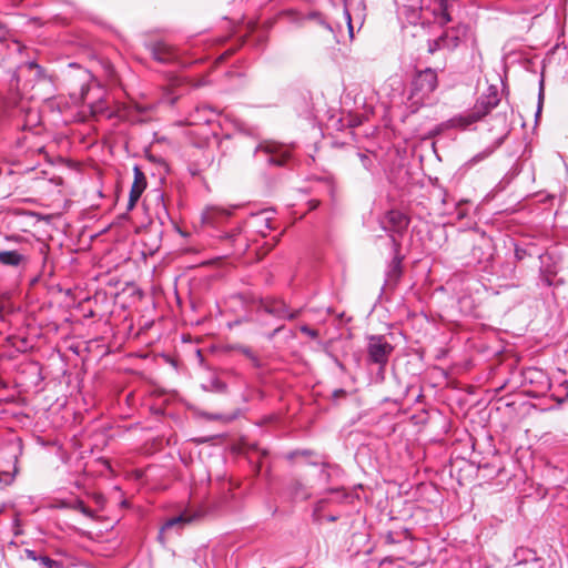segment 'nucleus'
Here are the masks:
<instances>
[{
  "instance_id": "nucleus-33",
  "label": "nucleus",
  "mask_w": 568,
  "mask_h": 568,
  "mask_svg": "<svg viewBox=\"0 0 568 568\" xmlns=\"http://www.w3.org/2000/svg\"><path fill=\"white\" fill-rule=\"evenodd\" d=\"M344 394H345V390H344V389H336V390H334V393H333L334 397H339V396H342V395H344Z\"/></svg>"
},
{
  "instance_id": "nucleus-22",
  "label": "nucleus",
  "mask_w": 568,
  "mask_h": 568,
  "mask_svg": "<svg viewBox=\"0 0 568 568\" xmlns=\"http://www.w3.org/2000/svg\"><path fill=\"white\" fill-rule=\"evenodd\" d=\"M408 538L409 531L407 529H403L400 531H387L384 536V540L387 545H395Z\"/></svg>"
},
{
  "instance_id": "nucleus-37",
  "label": "nucleus",
  "mask_w": 568,
  "mask_h": 568,
  "mask_svg": "<svg viewBox=\"0 0 568 568\" xmlns=\"http://www.w3.org/2000/svg\"><path fill=\"white\" fill-rule=\"evenodd\" d=\"M154 142L161 143V142H164V139H158Z\"/></svg>"
},
{
  "instance_id": "nucleus-40",
  "label": "nucleus",
  "mask_w": 568,
  "mask_h": 568,
  "mask_svg": "<svg viewBox=\"0 0 568 568\" xmlns=\"http://www.w3.org/2000/svg\"><path fill=\"white\" fill-rule=\"evenodd\" d=\"M540 110H541V106L539 105L538 110H537V115L539 114Z\"/></svg>"
},
{
  "instance_id": "nucleus-10",
  "label": "nucleus",
  "mask_w": 568,
  "mask_h": 568,
  "mask_svg": "<svg viewBox=\"0 0 568 568\" xmlns=\"http://www.w3.org/2000/svg\"><path fill=\"white\" fill-rule=\"evenodd\" d=\"M230 216V210L216 205H211L203 211L202 222L206 225L217 229L221 225H223L229 220Z\"/></svg>"
},
{
  "instance_id": "nucleus-5",
  "label": "nucleus",
  "mask_w": 568,
  "mask_h": 568,
  "mask_svg": "<svg viewBox=\"0 0 568 568\" xmlns=\"http://www.w3.org/2000/svg\"><path fill=\"white\" fill-rule=\"evenodd\" d=\"M294 144H257L254 156L256 161L270 165H284L292 154Z\"/></svg>"
},
{
  "instance_id": "nucleus-8",
  "label": "nucleus",
  "mask_w": 568,
  "mask_h": 568,
  "mask_svg": "<svg viewBox=\"0 0 568 568\" xmlns=\"http://www.w3.org/2000/svg\"><path fill=\"white\" fill-rule=\"evenodd\" d=\"M152 58L160 63H173L179 59L178 50L165 41H154L146 44Z\"/></svg>"
},
{
  "instance_id": "nucleus-3",
  "label": "nucleus",
  "mask_w": 568,
  "mask_h": 568,
  "mask_svg": "<svg viewBox=\"0 0 568 568\" xmlns=\"http://www.w3.org/2000/svg\"><path fill=\"white\" fill-rule=\"evenodd\" d=\"M409 224V220L406 214L402 213L397 210L388 211L385 216L381 221L382 227L389 233V237L393 243L394 252L396 256L394 257L390 264V273L394 276H398L400 273V263L402 260L397 256L400 247L399 241L395 237V235H402Z\"/></svg>"
},
{
  "instance_id": "nucleus-17",
  "label": "nucleus",
  "mask_w": 568,
  "mask_h": 568,
  "mask_svg": "<svg viewBox=\"0 0 568 568\" xmlns=\"http://www.w3.org/2000/svg\"><path fill=\"white\" fill-rule=\"evenodd\" d=\"M491 245L488 240H484L480 244L473 247V257L478 262H487L491 258Z\"/></svg>"
},
{
  "instance_id": "nucleus-18",
  "label": "nucleus",
  "mask_w": 568,
  "mask_h": 568,
  "mask_svg": "<svg viewBox=\"0 0 568 568\" xmlns=\"http://www.w3.org/2000/svg\"><path fill=\"white\" fill-rule=\"evenodd\" d=\"M358 156L366 169L373 166L374 161H377L381 165L385 166L387 160L377 152V150H367V153H358Z\"/></svg>"
},
{
  "instance_id": "nucleus-23",
  "label": "nucleus",
  "mask_w": 568,
  "mask_h": 568,
  "mask_svg": "<svg viewBox=\"0 0 568 568\" xmlns=\"http://www.w3.org/2000/svg\"><path fill=\"white\" fill-rule=\"evenodd\" d=\"M39 565L41 568H64L62 561L53 560L48 556L39 557Z\"/></svg>"
},
{
  "instance_id": "nucleus-20",
  "label": "nucleus",
  "mask_w": 568,
  "mask_h": 568,
  "mask_svg": "<svg viewBox=\"0 0 568 568\" xmlns=\"http://www.w3.org/2000/svg\"><path fill=\"white\" fill-rule=\"evenodd\" d=\"M196 518V515H191L189 514L187 511L179 515V516H175V517H172L170 518L165 524L164 526L162 527V531L163 530H168V529H171L173 528L174 526L176 525H182V524H187V523H191L193 521L194 519Z\"/></svg>"
},
{
  "instance_id": "nucleus-39",
  "label": "nucleus",
  "mask_w": 568,
  "mask_h": 568,
  "mask_svg": "<svg viewBox=\"0 0 568 568\" xmlns=\"http://www.w3.org/2000/svg\"><path fill=\"white\" fill-rule=\"evenodd\" d=\"M388 152H397V150H392V148H388Z\"/></svg>"
},
{
  "instance_id": "nucleus-21",
  "label": "nucleus",
  "mask_w": 568,
  "mask_h": 568,
  "mask_svg": "<svg viewBox=\"0 0 568 568\" xmlns=\"http://www.w3.org/2000/svg\"><path fill=\"white\" fill-rule=\"evenodd\" d=\"M290 491L295 499L300 500H305L311 496L310 490L300 480L291 483Z\"/></svg>"
},
{
  "instance_id": "nucleus-38",
  "label": "nucleus",
  "mask_w": 568,
  "mask_h": 568,
  "mask_svg": "<svg viewBox=\"0 0 568 568\" xmlns=\"http://www.w3.org/2000/svg\"><path fill=\"white\" fill-rule=\"evenodd\" d=\"M26 140H28V136H24L22 140H18V142H23Z\"/></svg>"
},
{
  "instance_id": "nucleus-30",
  "label": "nucleus",
  "mask_w": 568,
  "mask_h": 568,
  "mask_svg": "<svg viewBox=\"0 0 568 568\" xmlns=\"http://www.w3.org/2000/svg\"><path fill=\"white\" fill-rule=\"evenodd\" d=\"M490 153H491V151H489L488 153H480V154H477V155H475L470 161H471L473 163H477V162H479L480 160H483L485 156H487V155H488V154H490Z\"/></svg>"
},
{
  "instance_id": "nucleus-35",
  "label": "nucleus",
  "mask_w": 568,
  "mask_h": 568,
  "mask_svg": "<svg viewBox=\"0 0 568 568\" xmlns=\"http://www.w3.org/2000/svg\"><path fill=\"white\" fill-rule=\"evenodd\" d=\"M244 354H245V355H247V356H250V357L252 356V352H251L250 349H245V351H244Z\"/></svg>"
},
{
  "instance_id": "nucleus-2",
  "label": "nucleus",
  "mask_w": 568,
  "mask_h": 568,
  "mask_svg": "<svg viewBox=\"0 0 568 568\" xmlns=\"http://www.w3.org/2000/svg\"><path fill=\"white\" fill-rule=\"evenodd\" d=\"M498 89L494 85H490L488 87L487 91L478 98L473 110L436 125L426 136H424V139H432L436 136L452 139V132L456 130H468L471 124L488 114L494 108L498 105Z\"/></svg>"
},
{
  "instance_id": "nucleus-32",
  "label": "nucleus",
  "mask_w": 568,
  "mask_h": 568,
  "mask_svg": "<svg viewBox=\"0 0 568 568\" xmlns=\"http://www.w3.org/2000/svg\"><path fill=\"white\" fill-rule=\"evenodd\" d=\"M315 17L318 19L320 23H321L324 28H326L327 30L332 31L331 26H329L327 22H325V21L322 19V17H321L320 14H317V13H316V14H315Z\"/></svg>"
},
{
  "instance_id": "nucleus-1",
  "label": "nucleus",
  "mask_w": 568,
  "mask_h": 568,
  "mask_svg": "<svg viewBox=\"0 0 568 568\" xmlns=\"http://www.w3.org/2000/svg\"><path fill=\"white\" fill-rule=\"evenodd\" d=\"M70 72L68 73V81L78 87L73 88L69 98L74 106L82 104L84 113L88 111L92 115L102 114L106 111L105 102L102 98L103 89L92 80V74L89 70L81 68L75 63L69 64Z\"/></svg>"
},
{
  "instance_id": "nucleus-29",
  "label": "nucleus",
  "mask_w": 568,
  "mask_h": 568,
  "mask_svg": "<svg viewBox=\"0 0 568 568\" xmlns=\"http://www.w3.org/2000/svg\"><path fill=\"white\" fill-rule=\"evenodd\" d=\"M26 556H27V558H29L33 561H38V562H39V557H43L42 555H37V552L31 549H26Z\"/></svg>"
},
{
  "instance_id": "nucleus-6",
  "label": "nucleus",
  "mask_w": 568,
  "mask_h": 568,
  "mask_svg": "<svg viewBox=\"0 0 568 568\" xmlns=\"http://www.w3.org/2000/svg\"><path fill=\"white\" fill-rule=\"evenodd\" d=\"M412 9L422 8V0H408ZM454 1L455 0H430L428 10L434 17L435 23L445 26L454 21Z\"/></svg>"
},
{
  "instance_id": "nucleus-9",
  "label": "nucleus",
  "mask_w": 568,
  "mask_h": 568,
  "mask_svg": "<svg viewBox=\"0 0 568 568\" xmlns=\"http://www.w3.org/2000/svg\"><path fill=\"white\" fill-rule=\"evenodd\" d=\"M42 112H57L61 116L60 120L64 123L77 118L69 102L62 97L52 98L44 101Z\"/></svg>"
},
{
  "instance_id": "nucleus-15",
  "label": "nucleus",
  "mask_w": 568,
  "mask_h": 568,
  "mask_svg": "<svg viewBox=\"0 0 568 568\" xmlns=\"http://www.w3.org/2000/svg\"><path fill=\"white\" fill-rule=\"evenodd\" d=\"M250 225L261 235L265 236L268 231L273 230V217L270 212L263 211L254 214L250 220Z\"/></svg>"
},
{
  "instance_id": "nucleus-11",
  "label": "nucleus",
  "mask_w": 568,
  "mask_h": 568,
  "mask_svg": "<svg viewBox=\"0 0 568 568\" xmlns=\"http://www.w3.org/2000/svg\"><path fill=\"white\" fill-rule=\"evenodd\" d=\"M263 307L266 313L282 320H294L301 311H290L287 305L281 300H270L264 302Z\"/></svg>"
},
{
  "instance_id": "nucleus-36",
  "label": "nucleus",
  "mask_w": 568,
  "mask_h": 568,
  "mask_svg": "<svg viewBox=\"0 0 568 568\" xmlns=\"http://www.w3.org/2000/svg\"><path fill=\"white\" fill-rule=\"evenodd\" d=\"M545 281H546V284H547V285H551V281H550V278H549V277H546V278H545Z\"/></svg>"
},
{
  "instance_id": "nucleus-34",
  "label": "nucleus",
  "mask_w": 568,
  "mask_h": 568,
  "mask_svg": "<svg viewBox=\"0 0 568 568\" xmlns=\"http://www.w3.org/2000/svg\"><path fill=\"white\" fill-rule=\"evenodd\" d=\"M337 519H338V516H335V515H332V516H328V517H327V520H328V521H335V520H337Z\"/></svg>"
},
{
  "instance_id": "nucleus-19",
  "label": "nucleus",
  "mask_w": 568,
  "mask_h": 568,
  "mask_svg": "<svg viewBox=\"0 0 568 568\" xmlns=\"http://www.w3.org/2000/svg\"><path fill=\"white\" fill-rule=\"evenodd\" d=\"M24 256L17 251H0V263L7 266H19Z\"/></svg>"
},
{
  "instance_id": "nucleus-28",
  "label": "nucleus",
  "mask_w": 568,
  "mask_h": 568,
  "mask_svg": "<svg viewBox=\"0 0 568 568\" xmlns=\"http://www.w3.org/2000/svg\"><path fill=\"white\" fill-rule=\"evenodd\" d=\"M22 68L28 69V70H36L37 71V77H41L42 73H43L42 68L38 63H36L34 61L24 63V65Z\"/></svg>"
},
{
  "instance_id": "nucleus-41",
  "label": "nucleus",
  "mask_w": 568,
  "mask_h": 568,
  "mask_svg": "<svg viewBox=\"0 0 568 568\" xmlns=\"http://www.w3.org/2000/svg\"><path fill=\"white\" fill-rule=\"evenodd\" d=\"M516 254L518 257L521 256V253H519V251H516Z\"/></svg>"
},
{
  "instance_id": "nucleus-14",
  "label": "nucleus",
  "mask_w": 568,
  "mask_h": 568,
  "mask_svg": "<svg viewBox=\"0 0 568 568\" xmlns=\"http://www.w3.org/2000/svg\"><path fill=\"white\" fill-rule=\"evenodd\" d=\"M14 109H17V112L24 116V124L22 126L23 130L28 129H36L38 130V126L41 122V116L37 110H33L26 105L23 101L16 104Z\"/></svg>"
},
{
  "instance_id": "nucleus-26",
  "label": "nucleus",
  "mask_w": 568,
  "mask_h": 568,
  "mask_svg": "<svg viewBox=\"0 0 568 568\" xmlns=\"http://www.w3.org/2000/svg\"><path fill=\"white\" fill-rule=\"evenodd\" d=\"M239 235H240V230L235 229V230H232L231 232L223 233L220 237L223 240H227L230 242H235Z\"/></svg>"
},
{
  "instance_id": "nucleus-16",
  "label": "nucleus",
  "mask_w": 568,
  "mask_h": 568,
  "mask_svg": "<svg viewBox=\"0 0 568 568\" xmlns=\"http://www.w3.org/2000/svg\"><path fill=\"white\" fill-rule=\"evenodd\" d=\"M215 116V111L213 108L207 105L196 106L194 112L190 114L189 123L200 124V123H210Z\"/></svg>"
},
{
  "instance_id": "nucleus-12",
  "label": "nucleus",
  "mask_w": 568,
  "mask_h": 568,
  "mask_svg": "<svg viewBox=\"0 0 568 568\" xmlns=\"http://www.w3.org/2000/svg\"><path fill=\"white\" fill-rule=\"evenodd\" d=\"M414 85L423 94L433 92L437 87V73L432 69L420 71L414 80Z\"/></svg>"
},
{
  "instance_id": "nucleus-4",
  "label": "nucleus",
  "mask_w": 568,
  "mask_h": 568,
  "mask_svg": "<svg viewBox=\"0 0 568 568\" xmlns=\"http://www.w3.org/2000/svg\"><path fill=\"white\" fill-rule=\"evenodd\" d=\"M454 21H449L445 26L443 33L429 45V51L433 52L439 49L453 50L458 47L462 38L466 34L467 26L457 20L456 17V0L454 1Z\"/></svg>"
},
{
  "instance_id": "nucleus-31",
  "label": "nucleus",
  "mask_w": 568,
  "mask_h": 568,
  "mask_svg": "<svg viewBox=\"0 0 568 568\" xmlns=\"http://www.w3.org/2000/svg\"><path fill=\"white\" fill-rule=\"evenodd\" d=\"M345 17H346V20H347L349 33L352 34L353 33L352 18H351V14H349L347 9L345 10Z\"/></svg>"
},
{
  "instance_id": "nucleus-42",
  "label": "nucleus",
  "mask_w": 568,
  "mask_h": 568,
  "mask_svg": "<svg viewBox=\"0 0 568 568\" xmlns=\"http://www.w3.org/2000/svg\"><path fill=\"white\" fill-rule=\"evenodd\" d=\"M516 254L518 257L521 256V253H519V251H516Z\"/></svg>"
},
{
  "instance_id": "nucleus-24",
  "label": "nucleus",
  "mask_w": 568,
  "mask_h": 568,
  "mask_svg": "<svg viewBox=\"0 0 568 568\" xmlns=\"http://www.w3.org/2000/svg\"><path fill=\"white\" fill-rule=\"evenodd\" d=\"M72 508L79 510L80 513L88 517L92 516L91 510L84 505L82 500H77Z\"/></svg>"
},
{
  "instance_id": "nucleus-7",
  "label": "nucleus",
  "mask_w": 568,
  "mask_h": 568,
  "mask_svg": "<svg viewBox=\"0 0 568 568\" xmlns=\"http://www.w3.org/2000/svg\"><path fill=\"white\" fill-rule=\"evenodd\" d=\"M394 347L385 341L384 336H372L368 343V357L369 361L378 364L381 368H384L388 363L389 355Z\"/></svg>"
},
{
  "instance_id": "nucleus-13",
  "label": "nucleus",
  "mask_w": 568,
  "mask_h": 568,
  "mask_svg": "<svg viewBox=\"0 0 568 568\" xmlns=\"http://www.w3.org/2000/svg\"><path fill=\"white\" fill-rule=\"evenodd\" d=\"M146 186V181L143 172L140 170L139 166H134V181L132 184V187L130 190L129 195V202H128V210H132L140 196L142 195L144 189Z\"/></svg>"
},
{
  "instance_id": "nucleus-25",
  "label": "nucleus",
  "mask_w": 568,
  "mask_h": 568,
  "mask_svg": "<svg viewBox=\"0 0 568 568\" xmlns=\"http://www.w3.org/2000/svg\"><path fill=\"white\" fill-rule=\"evenodd\" d=\"M327 500L326 499H321L316 503L315 507H314V516L316 517L317 520H321L322 519V515H321V511L324 509L325 505H326Z\"/></svg>"
},
{
  "instance_id": "nucleus-27",
  "label": "nucleus",
  "mask_w": 568,
  "mask_h": 568,
  "mask_svg": "<svg viewBox=\"0 0 568 568\" xmlns=\"http://www.w3.org/2000/svg\"><path fill=\"white\" fill-rule=\"evenodd\" d=\"M300 331L304 333L305 335L310 336L311 338L315 339L318 337V332L314 328H311L307 325H301Z\"/></svg>"
}]
</instances>
